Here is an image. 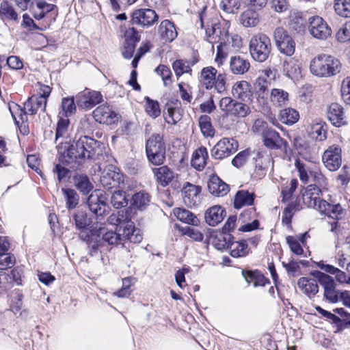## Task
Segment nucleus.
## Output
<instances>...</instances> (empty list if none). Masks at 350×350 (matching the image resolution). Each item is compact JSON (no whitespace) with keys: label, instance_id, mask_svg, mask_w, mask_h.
Masks as SVG:
<instances>
[{"label":"nucleus","instance_id":"4be33fe9","mask_svg":"<svg viewBox=\"0 0 350 350\" xmlns=\"http://www.w3.org/2000/svg\"><path fill=\"white\" fill-rule=\"evenodd\" d=\"M70 124V121L68 118H64L62 117L59 118V120L57 122L56 131H55V143H57L59 140L62 139L60 142L57 146L58 149V152L62 154L63 153L62 144L64 143L66 144L68 143V127Z\"/></svg>","mask_w":350,"mask_h":350},{"label":"nucleus","instance_id":"a19ab883","mask_svg":"<svg viewBox=\"0 0 350 350\" xmlns=\"http://www.w3.org/2000/svg\"><path fill=\"white\" fill-rule=\"evenodd\" d=\"M232 237L226 232H218L213 238V245L218 250H228Z\"/></svg>","mask_w":350,"mask_h":350},{"label":"nucleus","instance_id":"3c124183","mask_svg":"<svg viewBox=\"0 0 350 350\" xmlns=\"http://www.w3.org/2000/svg\"><path fill=\"white\" fill-rule=\"evenodd\" d=\"M0 18L16 21L18 14L12 5L7 2H3L0 5Z\"/></svg>","mask_w":350,"mask_h":350},{"label":"nucleus","instance_id":"ea45409f","mask_svg":"<svg viewBox=\"0 0 350 350\" xmlns=\"http://www.w3.org/2000/svg\"><path fill=\"white\" fill-rule=\"evenodd\" d=\"M270 100L277 107H282L288 103V93L282 89L273 88L270 92Z\"/></svg>","mask_w":350,"mask_h":350},{"label":"nucleus","instance_id":"473e14b6","mask_svg":"<svg viewBox=\"0 0 350 350\" xmlns=\"http://www.w3.org/2000/svg\"><path fill=\"white\" fill-rule=\"evenodd\" d=\"M250 68V62L241 56L230 57V69L234 75H243Z\"/></svg>","mask_w":350,"mask_h":350},{"label":"nucleus","instance_id":"aec40b11","mask_svg":"<svg viewBox=\"0 0 350 350\" xmlns=\"http://www.w3.org/2000/svg\"><path fill=\"white\" fill-rule=\"evenodd\" d=\"M309 136L317 142H324L327 137V125L320 118L312 120L308 125Z\"/></svg>","mask_w":350,"mask_h":350},{"label":"nucleus","instance_id":"58836bf2","mask_svg":"<svg viewBox=\"0 0 350 350\" xmlns=\"http://www.w3.org/2000/svg\"><path fill=\"white\" fill-rule=\"evenodd\" d=\"M295 166L298 171L299 177L301 181L304 184L312 183V174L314 172V167H310L299 159H297L295 161Z\"/></svg>","mask_w":350,"mask_h":350},{"label":"nucleus","instance_id":"0e129e2a","mask_svg":"<svg viewBox=\"0 0 350 350\" xmlns=\"http://www.w3.org/2000/svg\"><path fill=\"white\" fill-rule=\"evenodd\" d=\"M16 262L14 255L10 254H0V269L5 270L12 267Z\"/></svg>","mask_w":350,"mask_h":350},{"label":"nucleus","instance_id":"393cba45","mask_svg":"<svg viewBox=\"0 0 350 350\" xmlns=\"http://www.w3.org/2000/svg\"><path fill=\"white\" fill-rule=\"evenodd\" d=\"M152 173L157 183L163 187L170 185L176 176L174 172L167 165L153 168Z\"/></svg>","mask_w":350,"mask_h":350},{"label":"nucleus","instance_id":"c03bdc74","mask_svg":"<svg viewBox=\"0 0 350 350\" xmlns=\"http://www.w3.org/2000/svg\"><path fill=\"white\" fill-rule=\"evenodd\" d=\"M279 117L282 123L293 125L299 120V114L295 109L286 108L280 111Z\"/></svg>","mask_w":350,"mask_h":350},{"label":"nucleus","instance_id":"5701e85b","mask_svg":"<svg viewBox=\"0 0 350 350\" xmlns=\"http://www.w3.org/2000/svg\"><path fill=\"white\" fill-rule=\"evenodd\" d=\"M113 165H109L100 176V183L106 188H112L122 182V176L118 172H116Z\"/></svg>","mask_w":350,"mask_h":350},{"label":"nucleus","instance_id":"09e8293b","mask_svg":"<svg viewBox=\"0 0 350 350\" xmlns=\"http://www.w3.org/2000/svg\"><path fill=\"white\" fill-rule=\"evenodd\" d=\"M228 250L232 257L244 256L247 253V244L245 241L241 242L231 241Z\"/></svg>","mask_w":350,"mask_h":350},{"label":"nucleus","instance_id":"69168bd1","mask_svg":"<svg viewBox=\"0 0 350 350\" xmlns=\"http://www.w3.org/2000/svg\"><path fill=\"white\" fill-rule=\"evenodd\" d=\"M336 37L337 40L341 42L350 40V21L346 22L345 25L339 29L336 33Z\"/></svg>","mask_w":350,"mask_h":350},{"label":"nucleus","instance_id":"79ce46f5","mask_svg":"<svg viewBox=\"0 0 350 350\" xmlns=\"http://www.w3.org/2000/svg\"><path fill=\"white\" fill-rule=\"evenodd\" d=\"M174 214L178 220L193 226L198 225V219L189 210L177 208L174 210Z\"/></svg>","mask_w":350,"mask_h":350},{"label":"nucleus","instance_id":"a18cd8bd","mask_svg":"<svg viewBox=\"0 0 350 350\" xmlns=\"http://www.w3.org/2000/svg\"><path fill=\"white\" fill-rule=\"evenodd\" d=\"M283 70L289 78H294L300 74V67L294 58H288L284 61Z\"/></svg>","mask_w":350,"mask_h":350},{"label":"nucleus","instance_id":"7ed1b4c3","mask_svg":"<svg viewBox=\"0 0 350 350\" xmlns=\"http://www.w3.org/2000/svg\"><path fill=\"white\" fill-rule=\"evenodd\" d=\"M206 8L199 14V23L202 29H205V32L208 41L210 42H216V38H218V41H221V44L224 46H232L234 48H239L242 45V40L238 35H229L225 28L221 31L220 25L217 22V18H212L210 21H207L206 25H204V20L206 19L205 14Z\"/></svg>","mask_w":350,"mask_h":350},{"label":"nucleus","instance_id":"ddd939ff","mask_svg":"<svg viewBox=\"0 0 350 350\" xmlns=\"http://www.w3.org/2000/svg\"><path fill=\"white\" fill-rule=\"evenodd\" d=\"M238 149V142L232 138L220 139L211 149V154L215 159L221 160L230 157Z\"/></svg>","mask_w":350,"mask_h":350},{"label":"nucleus","instance_id":"2eb2a0df","mask_svg":"<svg viewBox=\"0 0 350 350\" xmlns=\"http://www.w3.org/2000/svg\"><path fill=\"white\" fill-rule=\"evenodd\" d=\"M308 24L310 33L317 39L325 40L332 34L331 28L321 16H314L310 17Z\"/></svg>","mask_w":350,"mask_h":350},{"label":"nucleus","instance_id":"9b49d317","mask_svg":"<svg viewBox=\"0 0 350 350\" xmlns=\"http://www.w3.org/2000/svg\"><path fill=\"white\" fill-rule=\"evenodd\" d=\"M273 38L278 51L287 56H292L295 51V42L293 38L282 27L274 30Z\"/></svg>","mask_w":350,"mask_h":350},{"label":"nucleus","instance_id":"dca6fc26","mask_svg":"<svg viewBox=\"0 0 350 350\" xmlns=\"http://www.w3.org/2000/svg\"><path fill=\"white\" fill-rule=\"evenodd\" d=\"M158 20V15L155 11L149 9H138L133 12L131 23L142 27H149L153 25Z\"/></svg>","mask_w":350,"mask_h":350},{"label":"nucleus","instance_id":"a211bd4d","mask_svg":"<svg viewBox=\"0 0 350 350\" xmlns=\"http://www.w3.org/2000/svg\"><path fill=\"white\" fill-rule=\"evenodd\" d=\"M200 186L195 185L189 182L184 184L182 189L183 198L185 204L188 206H195L201 202Z\"/></svg>","mask_w":350,"mask_h":350},{"label":"nucleus","instance_id":"7c9ffc66","mask_svg":"<svg viewBox=\"0 0 350 350\" xmlns=\"http://www.w3.org/2000/svg\"><path fill=\"white\" fill-rule=\"evenodd\" d=\"M217 74V69L213 66L203 68L200 76V82L202 86L207 90L213 89Z\"/></svg>","mask_w":350,"mask_h":350},{"label":"nucleus","instance_id":"72a5a7b5","mask_svg":"<svg viewBox=\"0 0 350 350\" xmlns=\"http://www.w3.org/2000/svg\"><path fill=\"white\" fill-rule=\"evenodd\" d=\"M319 267L324 271L335 275L336 280L339 283L350 284V273L347 274L343 271H341L332 265H325L323 262H319Z\"/></svg>","mask_w":350,"mask_h":350},{"label":"nucleus","instance_id":"bb28decb","mask_svg":"<svg viewBox=\"0 0 350 350\" xmlns=\"http://www.w3.org/2000/svg\"><path fill=\"white\" fill-rule=\"evenodd\" d=\"M226 214L225 210L221 206L215 205L205 212V221L208 225L215 226L223 221Z\"/></svg>","mask_w":350,"mask_h":350},{"label":"nucleus","instance_id":"1a4fd4ad","mask_svg":"<svg viewBox=\"0 0 350 350\" xmlns=\"http://www.w3.org/2000/svg\"><path fill=\"white\" fill-rule=\"evenodd\" d=\"M312 275L323 287L324 298L328 302L336 303L341 299L340 293L336 289V283L332 277L319 271H313Z\"/></svg>","mask_w":350,"mask_h":350},{"label":"nucleus","instance_id":"f3484780","mask_svg":"<svg viewBox=\"0 0 350 350\" xmlns=\"http://www.w3.org/2000/svg\"><path fill=\"white\" fill-rule=\"evenodd\" d=\"M103 96L99 92L85 90L76 96L77 105L83 109H91L96 105L100 103Z\"/></svg>","mask_w":350,"mask_h":350},{"label":"nucleus","instance_id":"4468645a","mask_svg":"<svg viewBox=\"0 0 350 350\" xmlns=\"http://www.w3.org/2000/svg\"><path fill=\"white\" fill-rule=\"evenodd\" d=\"M324 166L331 172L339 169L342 164V150L340 146L333 144L329 146L322 155Z\"/></svg>","mask_w":350,"mask_h":350},{"label":"nucleus","instance_id":"0eeeda50","mask_svg":"<svg viewBox=\"0 0 350 350\" xmlns=\"http://www.w3.org/2000/svg\"><path fill=\"white\" fill-rule=\"evenodd\" d=\"M249 49L254 60L264 62L271 51L270 38L265 33H258L251 38Z\"/></svg>","mask_w":350,"mask_h":350},{"label":"nucleus","instance_id":"680f3d73","mask_svg":"<svg viewBox=\"0 0 350 350\" xmlns=\"http://www.w3.org/2000/svg\"><path fill=\"white\" fill-rule=\"evenodd\" d=\"M220 5L226 12L233 14L239 9L241 4L239 0H222Z\"/></svg>","mask_w":350,"mask_h":350},{"label":"nucleus","instance_id":"f257e3e1","mask_svg":"<svg viewBox=\"0 0 350 350\" xmlns=\"http://www.w3.org/2000/svg\"><path fill=\"white\" fill-rule=\"evenodd\" d=\"M103 144L95 139L87 136H81L73 144L65 145L59 161L64 165L75 168L86 159H94L102 154Z\"/></svg>","mask_w":350,"mask_h":350},{"label":"nucleus","instance_id":"e2e57ef3","mask_svg":"<svg viewBox=\"0 0 350 350\" xmlns=\"http://www.w3.org/2000/svg\"><path fill=\"white\" fill-rule=\"evenodd\" d=\"M226 75L224 73L217 74L213 84V88L219 94L224 93L226 90Z\"/></svg>","mask_w":350,"mask_h":350},{"label":"nucleus","instance_id":"9d476101","mask_svg":"<svg viewBox=\"0 0 350 350\" xmlns=\"http://www.w3.org/2000/svg\"><path fill=\"white\" fill-rule=\"evenodd\" d=\"M72 217L76 228L80 230L79 236L83 241H89L90 234H91L92 237L96 236L99 237L104 230V228L100 226L98 228L97 226H92L88 231L87 227L89 226L90 221L88 219L87 214L83 211H77L73 215Z\"/></svg>","mask_w":350,"mask_h":350},{"label":"nucleus","instance_id":"de8ad7c7","mask_svg":"<svg viewBox=\"0 0 350 350\" xmlns=\"http://www.w3.org/2000/svg\"><path fill=\"white\" fill-rule=\"evenodd\" d=\"M62 192L66 200V207L68 209L75 208L79 203V197L77 193L72 189H62Z\"/></svg>","mask_w":350,"mask_h":350},{"label":"nucleus","instance_id":"423d86ee","mask_svg":"<svg viewBox=\"0 0 350 350\" xmlns=\"http://www.w3.org/2000/svg\"><path fill=\"white\" fill-rule=\"evenodd\" d=\"M146 152L148 160L154 165H161L165 160V146L163 137L153 134L146 143Z\"/></svg>","mask_w":350,"mask_h":350},{"label":"nucleus","instance_id":"6e6552de","mask_svg":"<svg viewBox=\"0 0 350 350\" xmlns=\"http://www.w3.org/2000/svg\"><path fill=\"white\" fill-rule=\"evenodd\" d=\"M107 197L100 190L94 191L87 199V204L90 211L96 216L97 219H101L108 213L109 206L107 204Z\"/></svg>","mask_w":350,"mask_h":350},{"label":"nucleus","instance_id":"603ef678","mask_svg":"<svg viewBox=\"0 0 350 350\" xmlns=\"http://www.w3.org/2000/svg\"><path fill=\"white\" fill-rule=\"evenodd\" d=\"M334 10L342 17H350V0H335Z\"/></svg>","mask_w":350,"mask_h":350},{"label":"nucleus","instance_id":"f03ea898","mask_svg":"<svg viewBox=\"0 0 350 350\" xmlns=\"http://www.w3.org/2000/svg\"><path fill=\"white\" fill-rule=\"evenodd\" d=\"M322 191L316 185H309L302 193L305 205L313 208L329 217L338 220L343 216V209L340 204H332L321 199Z\"/></svg>","mask_w":350,"mask_h":350},{"label":"nucleus","instance_id":"5fc2aeb1","mask_svg":"<svg viewBox=\"0 0 350 350\" xmlns=\"http://www.w3.org/2000/svg\"><path fill=\"white\" fill-rule=\"evenodd\" d=\"M172 68L176 76L180 77L185 73L191 72V66L189 62L183 59L176 60L172 65Z\"/></svg>","mask_w":350,"mask_h":350},{"label":"nucleus","instance_id":"412c9836","mask_svg":"<svg viewBox=\"0 0 350 350\" xmlns=\"http://www.w3.org/2000/svg\"><path fill=\"white\" fill-rule=\"evenodd\" d=\"M327 118L332 124L337 127L347 124L343 107L336 103H333L329 106Z\"/></svg>","mask_w":350,"mask_h":350},{"label":"nucleus","instance_id":"2f4dec72","mask_svg":"<svg viewBox=\"0 0 350 350\" xmlns=\"http://www.w3.org/2000/svg\"><path fill=\"white\" fill-rule=\"evenodd\" d=\"M317 282V279L302 277L299 279L297 285L304 293L310 297L319 292Z\"/></svg>","mask_w":350,"mask_h":350},{"label":"nucleus","instance_id":"052dcab7","mask_svg":"<svg viewBox=\"0 0 350 350\" xmlns=\"http://www.w3.org/2000/svg\"><path fill=\"white\" fill-rule=\"evenodd\" d=\"M236 101V100H234L231 97H224L219 100V107L222 111L230 115L234 109Z\"/></svg>","mask_w":350,"mask_h":350},{"label":"nucleus","instance_id":"8fccbe9b","mask_svg":"<svg viewBox=\"0 0 350 350\" xmlns=\"http://www.w3.org/2000/svg\"><path fill=\"white\" fill-rule=\"evenodd\" d=\"M111 203L116 208L126 206L128 204V196L124 191H115L111 197Z\"/></svg>","mask_w":350,"mask_h":350},{"label":"nucleus","instance_id":"13d9d810","mask_svg":"<svg viewBox=\"0 0 350 350\" xmlns=\"http://www.w3.org/2000/svg\"><path fill=\"white\" fill-rule=\"evenodd\" d=\"M234 104V109L232 111L230 116L244 118L251 112L250 108L247 105L238 102L237 100Z\"/></svg>","mask_w":350,"mask_h":350},{"label":"nucleus","instance_id":"49530a36","mask_svg":"<svg viewBox=\"0 0 350 350\" xmlns=\"http://www.w3.org/2000/svg\"><path fill=\"white\" fill-rule=\"evenodd\" d=\"M61 109L59 115L61 117L68 118L74 114L76 111V105L74 97H64L62 100Z\"/></svg>","mask_w":350,"mask_h":350},{"label":"nucleus","instance_id":"338daca9","mask_svg":"<svg viewBox=\"0 0 350 350\" xmlns=\"http://www.w3.org/2000/svg\"><path fill=\"white\" fill-rule=\"evenodd\" d=\"M155 72L161 77L164 85L167 86L168 82H171L172 72L170 69L167 66L161 64L155 69Z\"/></svg>","mask_w":350,"mask_h":350},{"label":"nucleus","instance_id":"b1692460","mask_svg":"<svg viewBox=\"0 0 350 350\" xmlns=\"http://www.w3.org/2000/svg\"><path fill=\"white\" fill-rule=\"evenodd\" d=\"M262 139L265 146L270 149H280L286 145L285 141L279 133L271 128L263 131Z\"/></svg>","mask_w":350,"mask_h":350},{"label":"nucleus","instance_id":"bf43d9fd","mask_svg":"<svg viewBox=\"0 0 350 350\" xmlns=\"http://www.w3.org/2000/svg\"><path fill=\"white\" fill-rule=\"evenodd\" d=\"M146 111L150 117L153 118H156L159 116L161 110L159 108V103L157 101L150 100L149 98H147Z\"/></svg>","mask_w":350,"mask_h":350},{"label":"nucleus","instance_id":"a878e982","mask_svg":"<svg viewBox=\"0 0 350 350\" xmlns=\"http://www.w3.org/2000/svg\"><path fill=\"white\" fill-rule=\"evenodd\" d=\"M157 31L161 40L165 42H172L178 36L174 23L169 20L161 21Z\"/></svg>","mask_w":350,"mask_h":350},{"label":"nucleus","instance_id":"c756f323","mask_svg":"<svg viewBox=\"0 0 350 350\" xmlns=\"http://www.w3.org/2000/svg\"><path fill=\"white\" fill-rule=\"evenodd\" d=\"M267 84L268 82L265 77H259L254 85L255 96L258 103L262 105L266 103L269 95Z\"/></svg>","mask_w":350,"mask_h":350},{"label":"nucleus","instance_id":"6e6d98bb","mask_svg":"<svg viewBox=\"0 0 350 350\" xmlns=\"http://www.w3.org/2000/svg\"><path fill=\"white\" fill-rule=\"evenodd\" d=\"M312 183L313 185H317L319 188L324 189L328 185L327 179L322 174L321 170L316 166H314V172L312 174ZM310 185H312V183Z\"/></svg>","mask_w":350,"mask_h":350},{"label":"nucleus","instance_id":"20e7f679","mask_svg":"<svg viewBox=\"0 0 350 350\" xmlns=\"http://www.w3.org/2000/svg\"><path fill=\"white\" fill-rule=\"evenodd\" d=\"M342 64L336 57L320 54L315 56L310 63L311 73L318 77H331L340 73Z\"/></svg>","mask_w":350,"mask_h":350},{"label":"nucleus","instance_id":"f8f14e48","mask_svg":"<svg viewBox=\"0 0 350 350\" xmlns=\"http://www.w3.org/2000/svg\"><path fill=\"white\" fill-rule=\"evenodd\" d=\"M18 110L20 111L18 115L19 119L24 122L27 120V113L34 115L39 110L44 111L46 106V99L44 97H38L37 95H33L24 103V107L21 108L19 105H16Z\"/></svg>","mask_w":350,"mask_h":350},{"label":"nucleus","instance_id":"c9c22d12","mask_svg":"<svg viewBox=\"0 0 350 350\" xmlns=\"http://www.w3.org/2000/svg\"><path fill=\"white\" fill-rule=\"evenodd\" d=\"M258 10L248 8L240 16V23L246 27H253L260 23V17Z\"/></svg>","mask_w":350,"mask_h":350},{"label":"nucleus","instance_id":"6ab92c4d","mask_svg":"<svg viewBox=\"0 0 350 350\" xmlns=\"http://www.w3.org/2000/svg\"><path fill=\"white\" fill-rule=\"evenodd\" d=\"M93 116L96 122L107 125L115 124L119 119L118 114L105 105L96 107L93 111Z\"/></svg>","mask_w":350,"mask_h":350},{"label":"nucleus","instance_id":"39448f33","mask_svg":"<svg viewBox=\"0 0 350 350\" xmlns=\"http://www.w3.org/2000/svg\"><path fill=\"white\" fill-rule=\"evenodd\" d=\"M103 240L109 245H117L126 240L131 243H139L142 240L140 230L136 228L134 223L127 222L121 232L108 231L103 234Z\"/></svg>","mask_w":350,"mask_h":350},{"label":"nucleus","instance_id":"774afa93","mask_svg":"<svg viewBox=\"0 0 350 350\" xmlns=\"http://www.w3.org/2000/svg\"><path fill=\"white\" fill-rule=\"evenodd\" d=\"M341 96L345 103L350 105V78H345L341 85Z\"/></svg>","mask_w":350,"mask_h":350},{"label":"nucleus","instance_id":"4d7b16f0","mask_svg":"<svg viewBox=\"0 0 350 350\" xmlns=\"http://www.w3.org/2000/svg\"><path fill=\"white\" fill-rule=\"evenodd\" d=\"M90 236L91 234H90ZM86 242L88 243V246L90 247L89 254L92 256H96L98 252L100 253L104 252V243H107L103 240V237L101 239L99 238V239L96 241H93L90 237L89 241Z\"/></svg>","mask_w":350,"mask_h":350},{"label":"nucleus","instance_id":"864d4df0","mask_svg":"<svg viewBox=\"0 0 350 350\" xmlns=\"http://www.w3.org/2000/svg\"><path fill=\"white\" fill-rule=\"evenodd\" d=\"M133 205L137 208H142L147 206L150 201V196L148 193L139 191L132 197Z\"/></svg>","mask_w":350,"mask_h":350},{"label":"nucleus","instance_id":"e433bc0d","mask_svg":"<svg viewBox=\"0 0 350 350\" xmlns=\"http://www.w3.org/2000/svg\"><path fill=\"white\" fill-rule=\"evenodd\" d=\"M73 182L75 187L83 195L88 194L94 189L93 184L86 175L77 174L74 176Z\"/></svg>","mask_w":350,"mask_h":350},{"label":"nucleus","instance_id":"4c0bfd02","mask_svg":"<svg viewBox=\"0 0 350 350\" xmlns=\"http://www.w3.org/2000/svg\"><path fill=\"white\" fill-rule=\"evenodd\" d=\"M254 200V193L246 190H241L237 192L234 200V208L239 209L244 206L252 205Z\"/></svg>","mask_w":350,"mask_h":350},{"label":"nucleus","instance_id":"37998d69","mask_svg":"<svg viewBox=\"0 0 350 350\" xmlns=\"http://www.w3.org/2000/svg\"><path fill=\"white\" fill-rule=\"evenodd\" d=\"M199 126L202 134L204 137H213L215 135V129L212 125L211 118L207 115H202L198 120Z\"/></svg>","mask_w":350,"mask_h":350},{"label":"nucleus","instance_id":"cd10ccee","mask_svg":"<svg viewBox=\"0 0 350 350\" xmlns=\"http://www.w3.org/2000/svg\"><path fill=\"white\" fill-rule=\"evenodd\" d=\"M209 192L217 197L224 196L229 191V186L217 176H212L208 182Z\"/></svg>","mask_w":350,"mask_h":350},{"label":"nucleus","instance_id":"c85d7f7f","mask_svg":"<svg viewBox=\"0 0 350 350\" xmlns=\"http://www.w3.org/2000/svg\"><path fill=\"white\" fill-rule=\"evenodd\" d=\"M251 85L246 81L236 82L232 88L234 97L243 101L250 100L252 96Z\"/></svg>","mask_w":350,"mask_h":350},{"label":"nucleus","instance_id":"f704fd0d","mask_svg":"<svg viewBox=\"0 0 350 350\" xmlns=\"http://www.w3.org/2000/svg\"><path fill=\"white\" fill-rule=\"evenodd\" d=\"M208 158V152L205 147L201 146L196 149L193 153L191 163L198 170L204 168L206 160Z\"/></svg>","mask_w":350,"mask_h":350}]
</instances>
